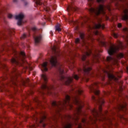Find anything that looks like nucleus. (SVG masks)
<instances>
[{
  "label": "nucleus",
  "instance_id": "4be33fe9",
  "mask_svg": "<svg viewBox=\"0 0 128 128\" xmlns=\"http://www.w3.org/2000/svg\"><path fill=\"white\" fill-rule=\"evenodd\" d=\"M67 10L68 12H74V10H76V8L74 7H70L68 8Z\"/></svg>",
  "mask_w": 128,
  "mask_h": 128
},
{
  "label": "nucleus",
  "instance_id": "b1692460",
  "mask_svg": "<svg viewBox=\"0 0 128 128\" xmlns=\"http://www.w3.org/2000/svg\"><path fill=\"white\" fill-rule=\"evenodd\" d=\"M44 118H46V116H44L42 118V120H40V124H42L43 127L44 128V126H46V124H44L43 122H44Z\"/></svg>",
  "mask_w": 128,
  "mask_h": 128
},
{
  "label": "nucleus",
  "instance_id": "2eb2a0df",
  "mask_svg": "<svg viewBox=\"0 0 128 128\" xmlns=\"http://www.w3.org/2000/svg\"><path fill=\"white\" fill-rule=\"evenodd\" d=\"M104 72H106V74H108V78H109L110 80H118V78H120V76H118V73H117L116 76H114L112 74L110 73H109L106 70H104ZM116 76H118V78H116Z\"/></svg>",
  "mask_w": 128,
  "mask_h": 128
},
{
  "label": "nucleus",
  "instance_id": "c85d7f7f",
  "mask_svg": "<svg viewBox=\"0 0 128 128\" xmlns=\"http://www.w3.org/2000/svg\"><path fill=\"white\" fill-rule=\"evenodd\" d=\"M61 74H64V70L63 68H60L59 70Z\"/></svg>",
  "mask_w": 128,
  "mask_h": 128
},
{
  "label": "nucleus",
  "instance_id": "e433bc0d",
  "mask_svg": "<svg viewBox=\"0 0 128 128\" xmlns=\"http://www.w3.org/2000/svg\"><path fill=\"white\" fill-rule=\"evenodd\" d=\"M26 38V34H23L21 36V38Z\"/></svg>",
  "mask_w": 128,
  "mask_h": 128
},
{
  "label": "nucleus",
  "instance_id": "7ed1b4c3",
  "mask_svg": "<svg viewBox=\"0 0 128 128\" xmlns=\"http://www.w3.org/2000/svg\"><path fill=\"white\" fill-rule=\"evenodd\" d=\"M98 102L100 104L98 110H96V108H93L92 110V114L94 118H96V120H104V118L102 116V106L104 104V98H100L99 99Z\"/></svg>",
  "mask_w": 128,
  "mask_h": 128
},
{
  "label": "nucleus",
  "instance_id": "aec40b11",
  "mask_svg": "<svg viewBox=\"0 0 128 128\" xmlns=\"http://www.w3.org/2000/svg\"><path fill=\"white\" fill-rule=\"evenodd\" d=\"M56 10V6H50V7H46V12H48V10Z\"/></svg>",
  "mask_w": 128,
  "mask_h": 128
},
{
  "label": "nucleus",
  "instance_id": "a878e982",
  "mask_svg": "<svg viewBox=\"0 0 128 128\" xmlns=\"http://www.w3.org/2000/svg\"><path fill=\"white\" fill-rule=\"evenodd\" d=\"M94 3V0H88V6H92V4Z\"/></svg>",
  "mask_w": 128,
  "mask_h": 128
},
{
  "label": "nucleus",
  "instance_id": "cd10ccee",
  "mask_svg": "<svg viewBox=\"0 0 128 128\" xmlns=\"http://www.w3.org/2000/svg\"><path fill=\"white\" fill-rule=\"evenodd\" d=\"M122 82H119V86H120V92L122 90Z\"/></svg>",
  "mask_w": 128,
  "mask_h": 128
},
{
  "label": "nucleus",
  "instance_id": "49530a36",
  "mask_svg": "<svg viewBox=\"0 0 128 128\" xmlns=\"http://www.w3.org/2000/svg\"><path fill=\"white\" fill-rule=\"evenodd\" d=\"M78 128H82V125L80 124L78 125Z\"/></svg>",
  "mask_w": 128,
  "mask_h": 128
},
{
  "label": "nucleus",
  "instance_id": "20e7f679",
  "mask_svg": "<svg viewBox=\"0 0 128 128\" xmlns=\"http://www.w3.org/2000/svg\"><path fill=\"white\" fill-rule=\"evenodd\" d=\"M20 54L22 56V58H20L19 60H16L13 58L11 60V62H12V64H16L20 66H26L27 64L28 66H30V64L24 60V58H26L24 52L23 51L21 52Z\"/></svg>",
  "mask_w": 128,
  "mask_h": 128
},
{
  "label": "nucleus",
  "instance_id": "dca6fc26",
  "mask_svg": "<svg viewBox=\"0 0 128 128\" xmlns=\"http://www.w3.org/2000/svg\"><path fill=\"white\" fill-rule=\"evenodd\" d=\"M124 15L122 16V20H128V10L126 9L124 10Z\"/></svg>",
  "mask_w": 128,
  "mask_h": 128
},
{
  "label": "nucleus",
  "instance_id": "a211bd4d",
  "mask_svg": "<svg viewBox=\"0 0 128 128\" xmlns=\"http://www.w3.org/2000/svg\"><path fill=\"white\" fill-rule=\"evenodd\" d=\"M93 57L94 58V60H96V62H98V59L100 58V54H98V52L96 51L94 53V54H93Z\"/></svg>",
  "mask_w": 128,
  "mask_h": 128
},
{
  "label": "nucleus",
  "instance_id": "6e6552de",
  "mask_svg": "<svg viewBox=\"0 0 128 128\" xmlns=\"http://www.w3.org/2000/svg\"><path fill=\"white\" fill-rule=\"evenodd\" d=\"M98 24H95L93 28L89 26V32H90L92 30H98V28H104V25L102 24L100 22H102V18H100L98 20Z\"/></svg>",
  "mask_w": 128,
  "mask_h": 128
},
{
  "label": "nucleus",
  "instance_id": "864d4df0",
  "mask_svg": "<svg viewBox=\"0 0 128 128\" xmlns=\"http://www.w3.org/2000/svg\"><path fill=\"white\" fill-rule=\"evenodd\" d=\"M88 38L90 39V38H92V37H90V36H88Z\"/></svg>",
  "mask_w": 128,
  "mask_h": 128
},
{
  "label": "nucleus",
  "instance_id": "72a5a7b5",
  "mask_svg": "<svg viewBox=\"0 0 128 128\" xmlns=\"http://www.w3.org/2000/svg\"><path fill=\"white\" fill-rule=\"evenodd\" d=\"M82 122L83 124H88V121H86V119H82Z\"/></svg>",
  "mask_w": 128,
  "mask_h": 128
},
{
  "label": "nucleus",
  "instance_id": "f8f14e48",
  "mask_svg": "<svg viewBox=\"0 0 128 128\" xmlns=\"http://www.w3.org/2000/svg\"><path fill=\"white\" fill-rule=\"evenodd\" d=\"M98 84V82H95L89 86V90H90V92H94L96 94H100V90H96Z\"/></svg>",
  "mask_w": 128,
  "mask_h": 128
},
{
  "label": "nucleus",
  "instance_id": "de8ad7c7",
  "mask_svg": "<svg viewBox=\"0 0 128 128\" xmlns=\"http://www.w3.org/2000/svg\"><path fill=\"white\" fill-rule=\"evenodd\" d=\"M34 100L36 102H38V98H36Z\"/></svg>",
  "mask_w": 128,
  "mask_h": 128
},
{
  "label": "nucleus",
  "instance_id": "37998d69",
  "mask_svg": "<svg viewBox=\"0 0 128 128\" xmlns=\"http://www.w3.org/2000/svg\"><path fill=\"white\" fill-rule=\"evenodd\" d=\"M101 44L102 46H106V42H101Z\"/></svg>",
  "mask_w": 128,
  "mask_h": 128
},
{
  "label": "nucleus",
  "instance_id": "58836bf2",
  "mask_svg": "<svg viewBox=\"0 0 128 128\" xmlns=\"http://www.w3.org/2000/svg\"><path fill=\"white\" fill-rule=\"evenodd\" d=\"M8 18H12V14H8Z\"/></svg>",
  "mask_w": 128,
  "mask_h": 128
},
{
  "label": "nucleus",
  "instance_id": "39448f33",
  "mask_svg": "<svg viewBox=\"0 0 128 128\" xmlns=\"http://www.w3.org/2000/svg\"><path fill=\"white\" fill-rule=\"evenodd\" d=\"M80 38L82 40L83 46H86V52L85 54H83L82 57V60H85L86 58V56H90V54H92V50L88 48V43L86 42V40L84 39V33L80 34Z\"/></svg>",
  "mask_w": 128,
  "mask_h": 128
},
{
  "label": "nucleus",
  "instance_id": "5701e85b",
  "mask_svg": "<svg viewBox=\"0 0 128 128\" xmlns=\"http://www.w3.org/2000/svg\"><path fill=\"white\" fill-rule=\"evenodd\" d=\"M56 30L57 32H60L62 30V28H60V24L56 26Z\"/></svg>",
  "mask_w": 128,
  "mask_h": 128
},
{
  "label": "nucleus",
  "instance_id": "1a4fd4ad",
  "mask_svg": "<svg viewBox=\"0 0 128 128\" xmlns=\"http://www.w3.org/2000/svg\"><path fill=\"white\" fill-rule=\"evenodd\" d=\"M41 78L45 82L42 85V88L43 90L46 89L48 90H52V88L54 87L53 86L50 87V86H48V85H46V80H48V78L46 77V74H43L41 76Z\"/></svg>",
  "mask_w": 128,
  "mask_h": 128
},
{
  "label": "nucleus",
  "instance_id": "bb28decb",
  "mask_svg": "<svg viewBox=\"0 0 128 128\" xmlns=\"http://www.w3.org/2000/svg\"><path fill=\"white\" fill-rule=\"evenodd\" d=\"M72 128V124L70 123H68L64 127V128Z\"/></svg>",
  "mask_w": 128,
  "mask_h": 128
},
{
  "label": "nucleus",
  "instance_id": "a19ab883",
  "mask_svg": "<svg viewBox=\"0 0 128 128\" xmlns=\"http://www.w3.org/2000/svg\"><path fill=\"white\" fill-rule=\"evenodd\" d=\"M118 28H122V24L118 23Z\"/></svg>",
  "mask_w": 128,
  "mask_h": 128
},
{
  "label": "nucleus",
  "instance_id": "680f3d73",
  "mask_svg": "<svg viewBox=\"0 0 128 128\" xmlns=\"http://www.w3.org/2000/svg\"><path fill=\"white\" fill-rule=\"evenodd\" d=\"M107 20H108V18Z\"/></svg>",
  "mask_w": 128,
  "mask_h": 128
},
{
  "label": "nucleus",
  "instance_id": "13d9d810",
  "mask_svg": "<svg viewBox=\"0 0 128 128\" xmlns=\"http://www.w3.org/2000/svg\"><path fill=\"white\" fill-rule=\"evenodd\" d=\"M76 30H78V28H76Z\"/></svg>",
  "mask_w": 128,
  "mask_h": 128
},
{
  "label": "nucleus",
  "instance_id": "4d7b16f0",
  "mask_svg": "<svg viewBox=\"0 0 128 128\" xmlns=\"http://www.w3.org/2000/svg\"><path fill=\"white\" fill-rule=\"evenodd\" d=\"M72 22H73V24H74V21H72Z\"/></svg>",
  "mask_w": 128,
  "mask_h": 128
},
{
  "label": "nucleus",
  "instance_id": "603ef678",
  "mask_svg": "<svg viewBox=\"0 0 128 128\" xmlns=\"http://www.w3.org/2000/svg\"><path fill=\"white\" fill-rule=\"evenodd\" d=\"M106 8H108V10H110L109 7H106Z\"/></svg>",
  "mask_w": 128,
  "mask_h": 128
},
{
  "label": "nucleus",
  "instance_id": "c9c22d12",
  "mask_svg": "<svg viewBox=\"0 0 128 128\" xmlns=\"http://www.w3.org/2000/svg\"><path fill=\"white\" fill-rule=\"evenodd\" d=\"M113 36H114V38H118V34L114 33L113 34Z\"/></svg>",
  "mask_w": 128,
  "mask_h": 128
},
{
  "label": "nucleus",
  "instance_id": "ea45409f",
  "mask_svg": "<svg viewBox=\"0 0 128 128\" xmlns=\"http://www.w3.org/2000/svg\"><path fill=\"white\" fill-rule=\"evenodd\" d=\"M98 2H104V0H96Z\"/></svg>",
  "mask_w": 128,
  "mask_h": 128
},
{
  "label": "nucleus",
  "instance_id": "5fc2aeb1",
  "mask_svg": "<svg viewBox=\"0 0 128 128\" xmlns=\"http://www.w3.org/2000/svg\"><path fill=\"white\" fill-rule=\"evenodd\" d=\"M126 70L128 72V66L126 68Z\"/></svg>",
  "mask_w": 128,
  "mask_h": 128
},
{
  "label": "nucleus",
  "instance_id": "c756f323",
  "mask_svg": "<svg viewBox=\"0 0 128 128\" xmlns=\"http://www.w3.org/2000/svg\"><path fill=\"white\" fill-rule=\"evenodd\" d=\"M73 78H74L75 80H78V78H80V77L76 74H74Z\"/></svg>",
  "mask_w": 128,
  "mask_h": 128
},
{
  "label": "nucleus",
  "instance_id": "3c124183",
  "mask_svg": "<svg viewBox=\"0 0 128 128\" xmlns=\"http://www.w3.org/2000/svg\"><path fill=\"white\" fill-rule=\"evenodd\" d=\"M90 120H94V119L92 118H90Z\"/></svg>",
  "mask_w": 128,
  "mask_h": 128
},
{
  "label": "nucleus",
  "instance_id": "2f4dec72",
  "mask_svg": "<svg viewBox=\"0 0 128 128\" xmlns=\"http://www.w3.org/2000/svg\"><path fill=\"white\" fill-rule=\"evenodd\" d=\"M28 79H27L26 81V80H22V84L23 86H24L26 82H28Z\"/></svg>",
  "mask_w": 128,
  "mask_h": 128
},
{
  "label": "nucleus",
  "instance_id": "a18cd8bd",
  "mask_svg": "<svg viewBox=\"0 0 128 128\" xmlns=\"http://www.w3.org/2000/svg\"><path fill=\"white\" fill-rule=\"evenodd\" d=\"M74 118V120H78V116H76V117Z\"/></svg>",
  "mask_w": 128,
  "mask_h": 128
},
{
  "label": "nucleus",
  "instance_id": "ddd939ff",
  "mask_svg": "<svg viewBox=\"0 0 128 128\" xmlns=\"http://www.w3.org/2000/svg\"><path fill=\"white\" fill-rule=\"evenodd\" d=\"M61 80L64 82L65 84H66V86H68L70 84H72L74 78L70 76L66 77L64 76H62L61 78Z\"/></svg>",
  "mask_w": 128,
  "mask_h": 128
},
{
  "label": "nucleus",
  "instance_id": "f03ea898",
  "mask_svg": "<svg viewBox=\"0 0 128 128\" xmlns=\"http://www.w3.org/2000/svg\"><path fill=\"white\" fill-rule=\"evenodd\" d=\"M70 97L68 95H66V96L65 100H64L62 102H53L52 103V106H56L58 109V112H60L62 110H64L66 106H69L70 108H72V103L70 102Z\"/></svg>",
  "mask_w": 128,
  "mask_h": 128
},
{
  "label": "nucleus",
  "instance_id": "79ce46f5",
  "mask_svg": "<svg viewBox=\"0 0 128 128\" xmlns=\"http://www.w3.org/2000/svg\"><path fill=\"white\" fill-rule=\"evenodd\" d=\"M30 128H36V125L34 124H32V126H30Z\"/></svg>",
  "mask_w": 128,
  "mask_h": 128
},
{
  "label": "nucleus",
  "instance_id": "9d476101",
  "mask_svg": "<svg viewBox=\"0 0 128 128\" xmlns=\"http://www.w3.org/2000/svg\"><path fill=\"white\" fill-rule=\"evenodd\" d=\"M74 103L78 106V107L76 108V114H80V110H82V108L84 106V104L80 100L76 98H75Z\"/></svg>",
  "mask_w": 128,
  "mask_h": 128
},
{
  "label": "nucleus",
  "instance_id": "8fccbe9b",
  "mask_svg": "<svg viewBox=\"0 0 128 128\" xmlns=\"http://www.w3.org/2000/svg\"><path fill=\"white\" fill-rule=\"evenodd\" d=\"M17 1H18V0H14V2H17Z\"/></svg>",
  "mask_w": 128,
  "mask_h": 128
},
{
  "label": "nucleus",
  "instance_id": "423d86ee",
  "mask_svg": "<svg viewBox=\"0 0 128 128\" xmlns=\"http://www.w3.org/2000/svg\"><path fill=\"white\" fill-rule=\"evenodd\" d=\"M106 6L104 5H100L99 8H90V12L92 14H94L96 16H98L100 14H106L105 10L106 8Z\"/></svg>",
  "mask_w": 128,
  "mask_h": 128
},
{
  "label": "nucleus",
  "instance_id": "412c9836",
  "mask_svg": "<svg viewBox=\"0 0 128 128\" xmlns=\"http://www.w3.org/2000/svg\"><path fill=\"white\" fill-rule=\"evenodd\" d=\"M94 34L96 36H100V38H102V36H103L102 34H100V32L98 31V30H94Z\"/></svg>",
  "mask_w": 128,
  "mask_h": 128
},
{
  "label": "nucleus",
  "instance_id": "6e6d98bb",
  "mask_svg": "<svg viewBox=\"0 0 128 128\" xmlns=\"http://www.w3.org/2000/svg\"><path fill=\"white\" fill-rule=\"evenodd\" d=\"M26 68H28V66H26Z\"/></svg>",
  "mask_w": 128,
  "mask_h": 128
},
{
  "label": "nucleus",
  "instance_id": "393cba45",
  "mask_svg": "<svg viewBox=\"0 0 128 128\" xmlns=\"http://www.w3.org/2000/svg\"><path fill=\"white\" fill-rule=\"evenodd\" d=\"M36 4H38L40 6L42 4V0H34Z\"/></svg>",
  "mask_w": 128,
  "mask_h": 128
},
{
  "label": "nucleus",
  "instance_id": "6ab92c4d",
  "mask_svg": "<svg viewBox=\"0 0 128 128\" xmlns=\"http://www.w3.org/2000/svg\"><path fill=\"white\" fill-rule=\"evenodd\" d=\"M41 38H42L41 36H36L34 38V40H35L36 44H38V42H40Z\"/></svg>",
  "mask_w": 128,
  "mask_h": 128
},
{
  "label": "nucleus",
  "instance_id": "4468645a",
  "mask_svg": "<svg viewBox=\"0 0 128 128\" xmlns=\"http://www.w3.org/2000/svg\"><path fill=\"white\" fill-rule=\"evenodd\" d=\"M92 66V64L90 62H87L85 64L84 66L83 70L84 72H86V74H88V72L92 70V68L90 66Z\"/></svg>",
  "mask_w": 128,
  "mask_h": 128
},
{
  "label": "nucleus",
  "instance_id": "f3484780",
  "mask_svg": "<svg viewBox=\"0 0 128 128\" xmlns=\"http://www.w3.org/2000/svg\"><path fill=\"white\" fill-rule=\"evenodd\" d=\"M48 66V62H44L42 64V72H47L48 68L46 66Z\"/></svg>",
  "mask_w": 128,
  "mask_h": 128
},
{
  "label": "nucleus",
  "instance_id": "09e8293b",
  "mask_svg": "<svg viewBox=\"0 0 128 128\" xmlns=\"http://www.w3.org/2000/svg\"><path fill=\"white\" fill-rule=\"evenodd\" d=\"M92 100H96V97H94V96H92Z\"/></svg>",
  "mask_w": 128,
  "mask_h": 128
},
{
  "label": "nucleus",
  "instance_id": "f704fd0d",
  "mask_svg": "<svg viewBox=\"0 0 128 128\" xmlns=\"http://www.w3.org/2000/svg\"><path fill=\"white\" fill-rule=\"evenodd\" d=\"M75 42L76 44H78V42H80V38H76Z\"/></svg>",
  "mask_w": 128,
  "mask_h": 128
},
{
  "label": "nucleus",
  "instance_id": "7c9ffc66",
  "mask_svg": "<svg viewBox=\"0 0 128 128\" xmlns=\"http://www.w3.org/2000/svg\"><path fill=\"white\" fill-rule=\"evenodd\" d=\"M78 94H82V90L81 89H79L78 90Z\"/></svg>",
  "mask_w": 128,
  "mask_h": 128
},
{
  "label": "nucleus",
  "instance_id": "9b49d317",
  "mask_svg": "<svg viewBox=\"0 0 128 128\" xmlns=\"http://www.w3.org/2000/svg\"><path fill=\"white\" fill-rule=\"evenodd\" d=\"M24 18V15L22 13L20 14H19L15 16L16 19L18 20L17 23V24L18 26H22V24H24V22H26V21H24V20H22Z\"/></svg>",
  "mask_w": 128,
  "mask_h": 128
},
{
  "label": "nucleus",
  "instance_id": "473e14b6",
  "mask_svg": "<svg viewBox=\"0 0 128 128\" xmlns=\"http://www.w3.org/2000/svg\"><path fill=\"white\" fill-rule=\"evenodd\" d=\"M121 109L124 110H126V104L125 105H122L120 106Z\"/></svg>",
  "mask_w": 128,
  "mask_h": 128
},
{
  "label": "nucleus",
  "instance_id": "0eeeda50",
  "mask_svg": "<svg viewBox=\"0 0 128 128\" xmlns=\"http://www.w3.org/2000/svg\"><path fill=\"white\" fill-rule=\"evenodd\" d=\"M53 50L56 54L54 56L51 57L50 62L52 66H55L56 64V62H58L57 59L58 56H60V52L56 51V46L53 48Z\"/></svg>",
  "mask_w": 128,
  "mask_h": 128
},
{
  "label": "nucleus",
  "instance_id": "f257e3e1",
  "mask_svg": "<svg viewBox=\"0 0 128 128\" xmlns=\"http://www.w3.org/2000/svg\"><path fill=\"white\" fill-rule=\"evenodd\" d=\"M122 48H124V44L120 41H118L116 45L111 44V46L108 50V54H110V56H108L106 58L107 62H112V64H114V66H118V60L122 58L124 54H122V53L118 54L116 58H114L111 56L114 54H116V52L119 50L120 48L122 49Z\"/></svg>",
  "mask_w": 128,
  "mask_h": 128
},
{
  "label": "nucleus",
  "instance_id": "bf43d9fd",
  "mask_svg": "<svg viewBox=\"0 0 128 128\" xmlns=\"http://www.w3.org/2000/svg\"><path fill=\"white\" fill-rule=\"evenodd\" d=\"M88 80H86V82H88Z\"/></svg>",
  "mask_w": 128,
  "mask_h": 128
},
{
  "label": "nucleus",
  "instance_id": "052dcab7",
  "mask_svg": "<svg viewBox=\"0 0 128 128\" xmlns=\"http://www.w3.org/2000/svg\"><path fill=\"white\" fill-rule=\"evenodd\" d=\"M70 68H72V67H70Z\"/></svg>",
  "mask_w": 128,
  "mask_h": 128
},
{
  "label": "nucleus",
  "instance_id": "4c0bfd02",
  "mask_svg": "<svg viewBox=\"0 0 128 128\" xmlns=\"http://www.w3.org/2000/svg\"><path fill=\"white\" fill-rule=\"evenodd\" d=\"M112 68V66H106V69L107 70H110V68Z\"/></svg>",
  "mask_w": 128,
  "mask_h": 128
},
{
  "label": "nucleus",
  "instance_id": "c03bdc74",
  "mask_svg": "<svg viewBox=\"0 0 128 128\" xmlns=\"http://www.w3.org/2000/svg\"><path fill=\"white\" fill-rule=\"evenodd\" d=\"M36 30V27H34L32 28V30L34 31V30Z\"/></svg>",
  "mask_w": 128,
  "mask_h": 128
}]
</instances>
